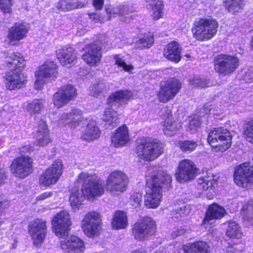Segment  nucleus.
<instances>
[{"label": "nucleus", "mask_w": 253, "mask_h": 253, "mask_svg": "<svg viewBox=\"0 0 253 253\" xmlns=\"http://www.w3.org/2000/svg\"><path fill=\"white\" fill-rule=\"evenodd\" d=\"M147 180L149 189L145 196L144 204L148 208L155 209L160 204L163 189H168L171 186V176L166 171L159 170Z\"/></svg>", "instance_id": "1"}, {"label": "nucleus", "mask_w": 253, "mask_h": 253, "mask_svg": "<svg viewBox=\"0 0 253 253\" xmlns=\"http://www.w3.org/2000/svg\"><path fill=\"white\" fill-rule=\"evenodd\" d=\"M5 62L9 67L15 69L7 72L4 76L5 86L9 90L19 89L24 87L27 82L26 77L19 69L24 66L25 59L19 52H10L6 57Z\"/></svg>", "instance_id": "2"}, {"label": "nucleus", "mask_w": 253, "mask_h": 253, "mask_svg": "<svg viewBox=\"0 0 253 253\" xmlns=\"http://www.w3.org/2000/svg\"><path fill=\"white\" fill-rule=\"evenodd\" d=\"M218 24L212 18H198L194 22L191 31L193 38L199 42L211 39L216 34Z\"/></svg>", "instance_id": "3"}, {"label": "nucleus", "mask_w": 253, "mask_h": 253, "mask_svg": "<svg viewBox=\"0 0 253 253\" xmlns=\"http://www.w3.org/2000/svg\"><path fill=\"white\" fill-rule=\"evenodd\" d=\"M164 145L158 140L145 137L138 142L135 148L138 157L145 161H152L163 153Z\"/></svg>", "instance_id": "4"}, {"label": "nucleus", "mask_w": 253, "mask_h": 253, "mask_svg": "<svg viewBox=\"0 0 253 253\" xmlns=\"http://www.w3.org/2000/svg\"><path fill=\"white\" fill-rule=\"evenodd\" d=\"M77 181L82 183L81 192L89 200L100 197L104 192L103 185L95 174L82 172L79 174Z\"/></svg>", "instance_id": "5"}, {"label": "nucleus", "mask_w": 253, "mask_h": 253, "mask_svg": "<svg viewBox=\"0 0 253 253\" xmlns=\"http://www.w3.org/2000/svg\"><path fill=\"white\" fill-rule=\"evenodd\" d=\"M208 141L215 151L223 152L230 147L231 135L227 129L221 127L214 128L209 133Z\"/></svg>", "instance_id": "6"}, {"label": "nucleus", "mask_w": 253, "mask_h": 253, "mask_svg": "<svg viewBox=\"0 0 253 253\" xmlns=\"http://www.w3.org/2000/svg\"><path fill=\"white\" fill-rule=\"evenodd\" d=\"M102 220L100 214L95 211L88 212L81 221V227L88 237L98 236L101 230Z\"/></svg>", "instance_id": "7"}, {"label": "nucleus", "mask_w": 253, "mask_h": 253, "mask_svg": "<svg viewBox=\"0 0 253 253\" xmlns=\"http://www.w3.org/2000/svg\"><path fill=\"white\" fill-rule=\"evenodd\" d=\"M213 62L216 72L224 76L233 73L239 65L237 57L224 54L217 55Z\"/></svg>", "instance_id": "8"}, {"label": "nucleus", "mask_w": 253, "mask_h": 253, "mask_svg": "<svg viewBox=\"0 0 253 253\" xmlns=\"http://www.w3.org/2000/svg\"><path fill=\"white\" fill-rule=\"evenodd\" d=\"M132 232L135 239H147L156 233L155 222L151 218L145 217L134 224Z\"/></svg>", "instance_id": "9"}, {"label": "nucleus", "mask_w": 253, "mask_h": 253, "mask_svg": "<svg viewBox=\"0 0 253 253\" xmlns=\"http://www.w3.org/2000/svg\"><path fill=\"white\" fill-rule=\"evenodd\" d=\"M234 181L240 187L253 189V167L248 163L238 167L234 172Z\"/></svg>", "instance_id": "10"}, {"label": "nucleus", "mask_w": 253, "mask_h": 253, "mask_svg": "<svg viewBox=\"0 0 253 253\" xmlns=\"http://www.w3.org/2000/svg\"><path fill=\"white\" fill-rule=\"evenodd\" d=\"M128 183V177L123 171L115 170L112 172L106 181V189L114 194L123 192L126 190Z\"/></svg>", "instance_id": "11"}, {"label": "nucleus", "mask_w": 253, "mask_h": 253, "mask_svg": "<svg viewBox=\"0 0 253 253\" xmlns=\"http://www.w3.org/2000/svg\"><path fill=\"white\" fill-rule=\"evenodd\" d=\"M52 230L56 235L63 237L68 234L72 224L69 213L66 211H62L57 213L51 221Z\"/></svg>", "instance_id": "12"}, {"label": "nucleus", "mask_w": 253, "mask_h": 253, "mask_svg": "<svg viewBox=\"0 0 253 253\" xmlns=\"http://www.w3.org/2000/svg\"><path fill=\"white\" fill-rule=\"evenodd\" d=\"M28 233L33 240L34 245H41L47 233L46 221L41 218H36L30 221L28 225Z\"/></svg>", "instance_id": "13"}, {"label": "nucleus", "mask_w": 253, "mask_h": 253, "mask_svg": "<svg viewBox=\"0 0 253 253\" xmlns=\"http://www.w3.org/2000/svg\"><path fill=\"white\" fill-rule=\"evenodd\" d=\"M197 173V169L194 163L189 160L184 159L179 163L175 176L176 180L182 183L193 180Z\"/></svg>", "instance_id": "14"}, {"label": "nucleus", "mask_w": 253, "mask_h": 253, "mask_svg": "<svg viewBox=\"0 0 253 253\" xmlns=\"http://www.w3.org/2000/svg\"><path fill=\"white\" fill-rule=\"evenodd\" d=\"M181 87L179 81L171 79L161 84V89L158 94L159 100L166 103L173 99Z\"/></svg>", "instance_id": "15"}, {"label": "nucleus", "mask_w": 253, "mask_h": 253, "mask_svg": "<svg viewBox=\"0 0 253 253\" xmlns=\"http://www.w3.org/2000/svg\"><path fill=\"white\" fill-rule=\"evenodd\" d=\"M10 168L15 176L25 178L32 172V159L28 156L18 157L12 162Z\"/></svg>", "instance_id": "16"}, {"label": "nucleus", "mask_w": 253, "mask_h": 253, "mask_svg": "<svg viewBox=\"0 0 253 253\" xmlns=\"http://www.w3.org/2000/svg\"><path fill=\"white\" fill-rule=\"evenodd\" d=\"M29 30L28 25L23 21L15 23L8 29L7 40L10 45H15L25 39Z\"/></svg>", "instance_id": "17"}, {"label": "nucleus", "mask_w": 253, "mask_h": 253, "mask_svg": "<svg viewBox=\"0 0 253 253\" xmlns=\"http://www.w3.org/2000/svg\"><path fill=\"white\" fill-rule=\"evenodd\" d=\"M63 165L60 160H56L40 177V183L48 186L55 183L62 173Z\"/></svg>", "instance_id": "18"}, {"label": "nucleus", "mask_w": 253, "mask_h": 253, "mask_svg": "<svg viewBox=\"0 0 253 253\" xmlns=\"http://www.w3.org/2000/svg\"><path fill=\"white\" fill-rule=\"evenodd\" d=\"M82 111L78 108H73L68 113L61 115L58 121V125L62 126H68L71 128H75L83 121Z\"/></svg>", "instance_id": "19"}, {"label": "nucleus", "mask_w": 253, "mask_h": 253, "mask_svg": "<svg viewBox=\"0 0 253 253\" xmlns=\"http://www.w3.org/2000/svg\"><path fill=\"white\" fill-rule=\"evenodd\" d=\"M60 246L65 253H84L85 250L84 242L75 236L62 240Z\"/></svg>", "instance_id": "20"}, {"label": "nucleus", "mask_w": 253, "mask_h": 253, "mask_svg": "<svg viewBox=\"0 0 253 253\" xmlns=\"http://www.w3.org/2000/svg\"><path fill=\"white\" fill-rule=\"evenodd\" d=\"M101 49V47L96 44H88L84 48L85 53L83 55L82 58L90 66H96L102 57Z\"/></svg>", "instance_id": "21"}, {"label": "nucleus", "mask_w": 253, "mask_h": 253, "mask_svg": "<svg viewBox=\"0 0 253 253\" xmlns=\"http://www.w3.org/2000/svg\"><path fill=\"white\" fill-rule=\"evenodd\" d=\"M105 10L107 20H111L116 17H119L121 20H124V17L132 12L129 6L124 4L107 5L105 6Z\"/></svg>", "instance_id": "22"}, {"label": "nucleus", "mask_w": 253, "mask_h": 253, "mask_svg": "<svg viewBox=\"0 0 253 253\" xmlns=\"http://www.w3.org/2000/svg\"><path fill=\"white\" fill-rule=\"evenodd\" d=\"M57 57L61 64L66 67H70L76 59L75 50L67 45L61 46L56 50Z\"/></svg>", "instance_id": "23"}, {"label": "nucleus", "mask_w": 253, "mask_h": 253, "mask_svg": "<svg viewBox=\"0 0 253 253\" xmlns=\"http://www.w3.org/2000/svg\"><path fill=\"white\" fill-rule=\"evenodd\" d=\"M57 65L54 62H46L39 67L35 75L40 78L53 80L57 75Z\"/></svg>", "instance_id": "24"}, {"label": "nucleus", "mask_w": 253, "mask_h": 253, "mask_svg": "<svg viewBox=\"0 0 253 253\" xmlns=\"http://www.w3.org/2000/svg\"><path fill=\"white\" fill-rule=\"evenodd\" d=\"M129 140L128 130L126 126L118 128L111 136L112 143L115 147H122Z\"/></svg>", "instance_id": "25"}, {"label": "nucleus", "mask_w": 253, "mask_h": 253, "mask_svg": "<svg viewBox=\"0 0 253 253\" xmlns=\"http://www.w3.org/2000/svg\"><path fill=\"white\" fill-rule=\"evenodd\" d=\"M181 47L179 44L173 41L167 44L164 50V56L169 60L178 63L181 60Z\"/></svg>", "instance_id": "26"}, {"label": "nucleus", "mask_w": 253, "mask_h": 253, "mask_svg": "<svg viewBox=\"0 0 253 253\" xmlns=\"http://www.w3.org/2000/svg\"><path fill=\"white\" fill-rule=\"evenodd\" d=\"M226 214L225 210L217 204H213L209 206L204 218L205 224L209 223L210 221L214 219H220Z\"/></svg>", "instance_id": "27"}, {"label": "nucleus", "mask_w": 253, "mask_h": 253, "mask_svg": "<svg viewBox=\"0 0 253 253\" xmlns=\"http://www.w3.org/2000/svg\"><path fill=\"white\" fill-rule=\"evenodd\" d=\"M37 140L40 146H45L50 142L49 132L46 123L40 120L37 126Z\"/></svg>", "instance_id": "28"}, {"label": "nucleus", "mask_w": 253, "mask_h": 253, "mask_svg": "<svg viewBox=\"0 0 253 253\" xmlns=\"http://www.w3.org/2000/svg\"><path fill=\"white\" fill-rule=\"evenodd\" d=\"M100 134V131L94 121L91 120L87 125L83 134L82 138L87 141H93L98 139Z\"/></svg>", "instance_id": "29"}, {"label": "nucleus", "mask_w": 253, "mask_h": 253, "mask_svg": "<svg viewBox=\"0 0 253 253\" xmlns=\"http://www.w3.org/2000/svg\"><path fill=\"white\" fill-rule=\"evenodd\" d=\"M184 253H208L210 246L204 241H201L183 246Z\"/></svg>", "instance_id": "30"}, {"label": "nucleus", "mask_w": 253, "mask_h": 253, "mask_svg": "<svg viewBox=\"0 0 253 253\" xmlns=\"http://www.w3.org/2000/svg\"><path fill=\"white\" fill-rule=\"evenodd\" d=\"M130 92L125 91H118L110 95L108 99V103L111 106L117 105L118 106L121 105L130 97Z\"/></svg>", "instance_id": "31"}, {"label": "nucleus", "mask_w": 253, "mask_h": 253, "mask_svg": "<svg viewBox=\"0 0 253 253\" xmlns=\"http://www.w3.org/2000/svg\"><path fill=\"white\" fill-rule=\"evenodd\" d=\"M128 225L127 215L123 211H116L112 221V226L113 229H124Z\"/></svg>", "instance_id": "32"}, {"label": "nucleus", "mask_w": 253, "mask_h": 253, "mask_svg": "<svg viewBox=\"0 0 253 253\" xmlns=\"http://www.w3.org/2000/svg\"><path fill=\"white\" fill-rule=\"evenodd\" d=\"M240 213L244 224L246 226L251 224L253 219V200H250L244 204Z\"/></svg>", "instance_id": "33"}, {"label": "nucleus", "mask_w": 253, "mask_h": 253, "mask_svg": "<svg viewBox=\"0 0 253 253\" xmlns=\"http://www.w3.org/2000/svg\"><path fill=\"white\" fill-rule=\"evenodd\" d=\"M84 197L83 192L81 193L78 189L73 190L69 197V202L70 205L74 210H79L84 200Z\"/></svg>", "instance_id": "34"}, {"label": "nucleus", "mask_w": 253, "mask_h": 253, "mask_svg": "<svg viewBox=\"0 0 253 253\" xmlns=\"http://www.w3.org/2000/svg\"><path fill=\"white\" fill-rule=\"evenodd\" d=\"M228 11L232 14H237L244 9V0H224L223 1Z\"/></svg>", "instance_id": "35"}, {"label": "nucleus", "mask_w": 253, "mask_h": 253, "mask_svg": "<svg viewBox=\"0 0 253 253\" xmlns=\"http://www.w3.org/2000/svg\"><path fill=\"white\" fill-rule=\"evenodd\" d=\"M215 184L214 176L211 174L201 177L198 180V188L204 191L212 190Z\"/></svg>", "instance_id": "36"}, {"label": "nucleus", "mask_w": 253, "mask_h": 253, "mask_svg": "<svg viewBox=\"0 0 253 253\" xmlns=\"http://www.w3.org/2000/svg\"><path fill=\"white\" fill-rule=\"evenodd\" d=\"M180 123H177L173 119L164 121L163 131L165 135L172 136L175 134L176 131L181 127Z\"/></svg>", "instance_id": "37"}, {"label": "nucleus", "mask_w": 253, "mask_h": 253, "mask_svg": "<svg viewBox=\"0 0 253 253\" xmlns=\"http://www.w3.org/2000/svg\"><path fill=\"white\" fill-rule=\"evenodd\" d=\"M226 235L230 238L239 239L242 233L238 224L235 221H230L227 223Z\"/></svg>", "instance_id": "38"}, {"label": "nucleus", "mask_w": 253, "mask_h": 253, "mask_svg": "<svg viewBox=\"0 0 253 253\" xmlns=\"http://www.w3.org/2000/svg\"><path fill=\"white\" fill-rule=\"evenodd\" d=\"M154 35L151 33L145 34L136 42V48L144 49L145 48H150L154 43Z\"/></svg>", "instance_id": "39"}, {"label": "nucleus", "mask_w": 253, "mask_h": 253, "mask_svg": "<svg viewBox=\"0 0 253 253\" xmlns=\"http://www.w3.org/2000/svg\"><path fill=\"white\" fill-rule=\"evenodd\" d=\"M152 9L151 15L155 20H158L163 16L164 4L162 0H152L150 4Z\"/></svg>", "instance_id": "40"}, {"label": "nucleus", "mask_w": 253, "mask_h": 253, "mask_svg": "<svg viewBox=\"0 0 253 253\" xmlns=\"http://www.w3.org/2000/svg\"><path fill=\"white\" fill-rule=\"evenodd\" d=\"M58 90L62 93V95L69 102L74 100L77 95V90L75 87L70 84H66L61 87Z\"/></svg>", "instance_id": "41"}, {"label": "nucleus", "mask_w": 253, "mask_h": 253, "mask_svg": "<svg viewBox=\"0 0 253 253\" xmlns=\"http://www.w3.org/2000/svg\"><path fill=\"white\" fill-rule=\"evenodd\" d=\"M103 120L108 124L112 125L114 127L116 126L118 123L116 112L111 108H107L105 110Z\"/></svg>", "instance_id": "42"}, {"label": "nucleus", "mask_w": 253, "mask_h": 253, "mask_svg": "<svg viewBox=\"0 0 253 253\" xmlns=\"http://www.w3.org/2000/svg\"><path fill=\"white\" fill-rule=\"evenodd\" d=\"M57 10L60 12H66L76 9L75 0H60L56 5Z\"/></svg>", "instance_id": "43"}, {"label": "nucleus", "mask_w": 253, "mask_h": 253, "mask_svg": "<svg viewBox=\"0 0 253 253\" xmlns=\"http://www.w3.org/2000/svg\"><path fill=\"white\" fill-rule=\"evenodd\" d=\"M243 135L245 139L253 144V119L244 124Z\"/></svg>", "instance_id": "44"}, {"label": "nucleus", "mask_w": 253, "mask_h": 253, "mask_svg": "<svg viewBox=\"0 0 253 253\" xmlns=\"http://www.w3.org/2000/svg\"><path fill=\"white\" fill-rule=\"evenodd\" d=\"M53 103L57 108H62L69 102L58 90L53 96Z\"/></svg>", "instance_id": "45"}, {"label": "nucleus", "mask_w": 253, "mask_h": 253, "mask_svg": "<svg viewBox=\"0 0 253 253\" xmlns=\"http://www.w3.org/2000/svg\"><path fill=\"white\" fill-rule=\"evenodd\" d=\"M106 89L105 84L102 82L93 84L89 87V94L90 96L96 97L101 94Z\"/></svg>", "instance_id": "46"}, {"label": "nucleus", "mask_w": 253, "mask_h": 253, "mask_svg": "<svg viewBox=\"0 0 253 253\" xmlns=\"http://www.w3.org/2000/svg\"><path fill=\"white\" fill-rule=\"evenodd\" d=\"M113 59L115 60V64L118 67L122 68L126 72H130L134 69L132 65H127L119 54L114 55Z\"/></svg>", "instance_id": "47"}, {"label": "nucleus", "mask_w": 253, "mask_h": 253, "mask_svg": "<svg viewBox=\"0 0 253 253\" xmlns=\"http://www.w3.org/2000/svg\"><path fill=\"white\" fill-rule=\"evenodd\" d=\"M43 107L42 100H35L27 106L28 110L31 114L39 113Z\"/></svg>", "instance_id": "48"}, {"label": "nucleus", "mask_w": 253, "mask_h": 253, "mask_svg": "<svg viewBox=\"0 0 253 253\" xmlns=\"http://www.w3.org/2000/svg\"><path fill=\"white\" fill-rule=\"evenodd\" d=\"M178 146L184 152H191L197 147V144L193 141H181L178 143Z\"/></svg>", "instance_id": "49"}, {"label": "nucleus", "mask_w": 253, "mask_h": 253, "mask_svg": "<svg viewBox=\"0 0 253 253\" xmlns=\"http://www.w3.org/2000/svg\"><path fill=\"white\" fill-rule=\"evenodd\" d=\"M129 202L134 209L140 207L142 203V193L139 192L132 193L130 196Z\"/></svg>", "instance_id": "50"}, {"label": "nucleus", "mask_w": 253, "mask_h": 253, "mask_svg": "<svg viewBox=\"0 0 253 253\" xmlns=\"http://www.w3.org/2000/svg\"><path fill=\"white\" fill-rule=\"evenodd\" d=\"M244 245L242 243H228L225 247V251L227 253H239L244 250Z\"/></svg>", "instance_id": "51"}, {"label": "nucleus", "mask_w": 253, "mask_h": 253, "mask_svg": "<svg viewBox=\"0 0 253 253\" xmlns=\"http://www.w3.org/2000/svg\"><path fill=\"white\" fill-rule=\"evenodd\" d=\"M174 212H175L176 218H178L179 216L184 217L189 213L190 209L189 206L184 204L176 209Z\"/></svg>", "instance_id": "52"}, {"label": "nucleus", "mask_w": 253, "mask_h": 253, "mask_svg": "<svg viewBox=\"0 0 253 253\" xmlns=\"http://www.w3.org/2000/svg\"><path fill=\"white\" fill-rule=\"evenodd\" d=\"M13 3L12 0H0V8L4 13H9Z\"/></svg>", "instance_id": "53"}, {"label": "nucleus", "mask_w": 253, "mask_h": 253, "mask_svg": "<svg viewBox=\"0 0 253 253\" xmlns=\"http://www.w3.org/2000/svg\"><path fill=\"white\" fill-rule=\"evenodd\" d=\"M191 83L195 86L201 87H208L211 85L209 80L199 77H194L192 80Z\"/></svg>", "instance_id": "54"}, {"label": "nucleus", "mask_w": 253, "mask_h": 253, "mask_svg": "<svg viewBox=\"0 0 253 253\" xmlns=\"http://www.w3.org/2000/svg\"><path fill=\"white\" fill-rule=\"evenodd\" d=\"M89 19L94 23H103L106 21V18L102 15L100 13L97 12H91L88 14Z\"/></svg>", "instance_id": "55"}, {"label": "nucleus", "mask_w": 253, "mask_h": 253, "mask_svg": "<svg viewBox=\"0 0 253 253\" xmlns=\"http://www.w3.org/2000/svg\"><path fill=\"white\" fill-rule=\"evenodd\" d=\"M200 125L199 120L196 119H192L189 121L187 129L188 131L194 132L199 127Z\"/></svg>", "instance_id": "56"}, {"label": "nucleus", "mask_w": 253, "mask_h": 253, "mask_svg": "<svg viewBox=\"0 0 253 253\" xmlns=\"http://www.w3.org/2000/svg\"><path fill=\"white\" fill-rule=\"evenodd\" d=\"M171 112V110L169 107L165 106L162 109L161 114L164 121L173 119L172 118Z\"/></svg>", "instance_id": "57"}, {"label": "nucleus", "mask_w": 253, "mask_h": 253, "mask_svg": "<svg viewBox=\"0 0 253 253\" xmlns=\"http://www.w3.org/2000/svg\"><path fill=\"white\" fill-rule=\"evenodd\" d=\"M243 80L247 83H251L253 82V69H249L245 72L242 77Z\"/></svg>", "instance_id": "58"}, {"label": "nucleus", "mask_w": 253, "mask_h": 253, "mask_svg": "<svg viewBox=\"0 0 253 253\" xmlns=\"http://www.w3.org/2000/svg\"><path fill=\"white\" fill-rule=\"evenodd\" d=\"M92 5L95 9L100 10L104 5V0H92Z\"/></svg>", "instance_id": "59"}, {"label": "nucleus", "mask_w": 253, "mask_h": 253, "mask_svg": "<svg viewBox=\"0 0 253 253\" xmlns=\"http://www.w3.org/2000/svg\"><path fill=\"white\" fill-rule=\"evenodd\" d=\"M43 78H39V77H37V79L35 83V87L37 90H40L42 87V85L44 83Z\"/></svg>", "instance_id": "60"}, {"label": "nucleus", "mask_w": 253, "mask_h": 253, "mask_svg": "<svg viewBox=\"0 0 253 253\" xmlns=\"http://www.w3.org/2000/svg\"><path fill=\"white\" fill-rule=\"evenodd\" d=\"M53 195L52 192H45L40 195L37 198V200H44L46 198L51 197Z\"/></svg>", "instance_id": "61"}, {"label": "nucleus", "mask_w": 253, "mask_h": 253, "mask_svg": "<svg viewBox=\"0 0 253 253\" xmlns=\"http://www.w3.org/2000/svg\"><path fill=\"white\" fill-rule=\"evenodd\" d=\"M185 233V230L183 229H178L176 230L173 232L171 234L172 238H176L177 236L184 235Z\"/></svg>", "instance_id": "62"}, {"label": "nucleus", "mask_w": 253, "mask_h": 253, "mask_svg": "<svg viewBox=\"0 0 253 253\" xmlns=\"http://www.w3.org/2000/svg\"><path fill=\"white\" fill-rule=\"evenodd\" d=\"M6 178L5 171L0 168V185L3 183L4 180Z\"/></svg>", "instance_id": "63"}, {"label": "nucleus", "mask_w": 253, "mask_h": 253, "mask_svg": "<svg viewBox=\"0 0 253 253\" xmlns=\"http://www.w3.org/2000/svg\"><path fill=\"white\" fill-rule=\"evenodd\" d=\"M34 150L33 147L30 146H27L22 148L21 152L22 153L30 152Z\"/></svg>", "instance_id": "64"}]
</instances>
